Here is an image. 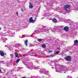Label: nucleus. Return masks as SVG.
I'll return each instance as SVG.
<instances>
[{
	"mask_svg": "<svg viewBox=\"0 0 78 78\" xmlns=\"http://www.w3.org/2000/svg\"><path fill=\"white\" fill-rule=\"evenodd\" d=\"M71 6L69 4H66L64 6V9L66 11H69L70 9Z\"/></svg>",
	"mask_w": 78,
	"mask_h": 78,
	"instance_id": "obj_1",
	"label": "nucleus"
},
{
	"mask_svg": "<svg viewBox=\"0 0 78 78\" xmlns=\"http://www.w3.org/2000/svg\"><path fill=\"white\" fill-rule=\"evenodd\" d=\"M6 53H5L2 51H0V55L1 56H4L5 55H6Z\"/></svg>",
	"mask_w": 78,
	"mask_h": 78,
	"instance_id": "obj_2",
	"label": "nucleus"
},
{
	"mask_svg": "<svg viewBox=\"0 0 78 78\" xmlns=\"http://www.w3.org/2000/svg\"><path fill=\"white\" fill-rule=\"evenodd\" d=\"M66 61H71V59H72V58L71 56H68L66 57Z\"/></svg>",
	"mask_w": 78,
	"mask_h": 78,
	"instance_id": "obj_3",
	"label": "nucleus"
},
{
	"mask_svg": "<svg viewBox=\"0 0 78 78\" xmlns=\"http://www.w3.org/2000/svg\"><path fill=\"white\" fill-rule=\"evenodd\" d=\"M69 27L67 26L63 28V30L65 31H69Z\"/></svg>",
	"mask_w": 78,
	"mask_h": 78,
	"instance_id": "obj_4",
	"label": "nucleus"
},
{
	"mask_svg": "<svg viewBox=\"0 0 78 78\" xmlns=\"http://www.w3.org/2000/svg\"><path fill=\"white\" fill-rule=\"evenodd\" d=\"M74 45H78V41L77 40H76L74 41Z\"/></svg>",
	"mask_w": 78,
	"mask_h": 78,
	"instance_id": "obj_5",
	"label": "nucleus"
},
{
	"mask_svg": "<svg viewBox=\"0 0 78 78\" xmlns=\"http://www.w3.org/2000/svg\"><path fill=\"white\" fill-rule=\"evenodd\" d=\"M36 20H33V17H30L29 19V22H35Z\"/></svg>",
	"mask_w": 78,
	"mask_h": 78,
	"instance_id": "obj_6",
	"label": "nucleus"
},
{
	"mask_svg": "<svg viewBox=\"0 0 78 78\" xmlns=\"http://www.w3.org/2000/svg\"><path fill=\"white\" fill-rule=\"evenodd\" d=\"M24 44L27 47L28 46V40H26L24 42Z\"/></svg>",
	"mask_w": 78,
	"mask_h": 78,
	"instance_id": "obj_7",
	"label": "nucleus"
},
{
	"mask_svg": "<svg viewBox=\"0 0 78 78\" xmlns=\"http://www.w3.org/2000/svg\"><path fill=\"white\" fill-rule=\"evenodd\" d=\"M15 55L16 58H17L18 57V53L16 51L15 53Z\"/></svg>",
	"mask_w": 78,
	"mask_h": 78,
	"instance_id": "obj_8",
	"label": "nucleus"
},
{
	"mask_svg": "<svg viewBox=\"0 0 78 78\" xmlns=\"http://www.w3.org/2000/svg\"><path fill=\"white\" fill-rule=\"evenodd\" d=\"M52 20L54 22H57V20L55 18L53 19Z\"/></svg>",
	"mask_w": 78,
	"mask_h": 78,
	"instance_id": "obj_9",
	"label": "nucleus"
},
{
	"mask_svg": "<svg viewBox=\"0 0 78 78\" xmlns=\"http://www.w3.org/2000/svg\"><path fill=\"white\" fill-rule=\"evenodd\" d=\"M29 8L30 9H32L33 8V6L31 4H30L29 6Z\"/></svg>",
	"mask_w": 78,
	"mask_h": 78,
	"instance_id": "obj_10",
	"label": "nucleus"
},
{
	"mask_svg": "<svg viewBox=\"0 0 78 78\" xmlns=\"http://www.w3.org/2000/svg\"><path fill=\"white\" fill-rule=\"evenodd\" d=\"M20 60V58H18L17 59V60L16 61V63H18L19 62V61Z\"/></svg>",
	"mask_w": 78,
	"mask_h": 78,
	"instance_id": "obj_11",
	"label": "nucleus"
},
{
	"mask_svg": "<svg viewBox=\"0 0 78 78\" xmlns=\"http://www.w3.org/2000/svg\"><path fill=\"white\" fill-rule=\"evenodd\" d=\"M61 69H64L65 68V66L64 65H61L60 66Z\"/></svg>",
	"mask_w": 78,
	"mask_h": 78,
	"instance_id": "obj_12",
	"label": "nucleus"
},
{
	"mask_svg": "<svg viewBox=\"0 0 78 78\" xmlns=\"http://www.w3.org/2000/svg\"><path fill=\"white\" fill-rule=\"evenodd\" d=\"M41 46L42 47V48H45L46 47H45V44H43V45H42Z\"/></svg>",
	"mask_w": 78,
	"mask_h": 78,
	"instance_id": "obj_13",
	"label": "nucleus"
},
{
	"mask_svg": "<svg viewBox=\"0 0 78 78\" xmlns=\"http://www.w3.org/2000/svg\"><path fill=\"white\" fill-rule=\"evenodd\" d=\"M54 56H55V54L54 55H52L51 54V57H54Z\"/></svg>",
	"mask_w": 78,
	"mask_h": 78,
	"instance_id": "obj_14",
	"label": "nucleus"
},
{
	"mask_svg": "<svg viewBox=\"0 0 78 78\" xmlns=\"http://www.w3.org/2000/svg\"><path fill=\"white\" fill-rule=\"evenodd\" d=\"M48 53H52V51L51 50H48Z\"/></svg>",
	"mask_w": 78,
	"mask_h": 78,
	"instance_id": "obj_15",
	"label": "nucleus"
},
{
	"mask_svg": "<svg viewBox=\"0 0 78 78\" xmlns=\"http://www.w3.org/2000/svg\"><path fill=\"white\" fill-rule=\"evenodd\" d=\"M60 53V51H57L56 52V54H59Z\"/></svg>",
	"mask_w": 78,
	"mask_h": 78,
	"instance_id": "obj_16",
	"label": "nucleus"
},
{
	"mask_svg": "<svg viewBox=\"0 0 78 78\" xmlns=\"http://www.w3.org/2000/svg\"><path fill=\"white\" fill-rule=\"evenodd\" d=\"M42 39H39L38 40V41L39 42H41V41Z\"/></svg>",
	"mask_w": 78,
	"mask_h": 78,
	"instance_id": "obj_17",
	"label": "nucleus"
},
{
	"mask_svg": "<svg viewBox=\"0 0 78 78\" xmlns=\"http://www.w3.org/2000/svg\"><path fill=\"white\" fill-rule=\"evenodd\" d=\"M57 49L58 50H60V48H59L57 47Z\"/></svg>",
	"mask_w": 78,
	"mask_h": 78,
	"instance_id": "obj_18",
	"label": "nucleus"
},
{
	"mask_svg": "<svg viewBox=\"0 0 78 78\" xmlns=\"http://www.w3.org/2000/svg\"><path fill=\"white\" fill-rule=\"evenodd\" d=\"M10 56H11L12 57L13 56V55H12V54H10Z\"/></svg>",
	"mask_w": 78,
	"mask_h": 78,
	"instance_id": "obj_19",
	"label": "nucleus"
},
{
	"mask_svg": "<svg viewBox=\"0 0 78 78\" xmlns=\"http://www.w3.org/2000/svg\"><path fill=\"white\" fill-rule=\"evenodd\" d=\"M16 14L17 16H18V12H16Z\"/></svg>",
	"mask_w": 78,
	"mask_h": 78,
	"instance_id": "obj_20",
	"label": "nucleus"
},
{
	"mask_svg": "<svg viewBox=\"0 0 78 78\" xmlns=\"http://www.w3.org/2000/svg\"><path fill=\"white\" fill-rule=\"evenodd\" d=\"M0 73H2V71H1V69L0 68Z\"/></svg>",
	"mask_w": 78,
	"mask_h": 78,
	"instance_id": "obj_21",
	"label": "nucleus"
},
{
	"mask_svg": "<svg viewBox=\"0 0 78 78\" xmlns=\"http://www.w3.org/2000/svg\"><path fill=\"white\" fill-rule=\"evenodd\" d=\"M24 11V9H22V11L23 12V11Z\"/></svg>",
	"mask_w": 78,
	"mask_h": 78,
	"instance_id": "obj_22",
	"label": "nucleus"
},
{
	"mask_svg": "<svg viewBox=\"0 0 78 78\" xmlns=\"http://www.w3.org/2000/svg\"><path fill=\"white\" fill-rule=\"evenodd\" d=\"M21 78H26L25 77H23Z\"/></svg>",
	"mask_w": 78,
	"mask_h": 78,
	"instance_id": "obj_23",
	"label": "nucleus"
},
{
	"mask_svg": "<svg viewBox=\"0 0 78 78\" xmlns=\"http://www.w3.org/2000/svg\"><path fill=\"white\" fill-rule=\"evenodd\" d=\"M1 30V28L0 27V30Z\"/></svg>",
	"mask_w": 78,
	"mask_h": 78,
	"instance_id": "obj_24",
	"label": "nucleus"
},
{
	"mask_svg": "<svg viewBox=\"0 0 78 78\" xmlns=\"http://www.w3.org/2000/svg\"><path fill=\"white\" fill-rule=\"evenodd\" d=\"M2 62H3V61H2Z\"/></svg>",
	"mask_w": 78,
	"mask_h": 78,
	"instance_id": "obj_25",
	"label": "nucleus"
}]
</instances>
